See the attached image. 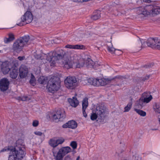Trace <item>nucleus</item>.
<instances>
[{"instance_id": "f257e3e1", "label": "nucleus", "mask_w": 160, "mask_h": 160, "mask_svg": "<svg viewBox=\"0 0 160 160\" xmlns=\"http://www.w3.org/2000/svg\"><path fill=\"white\" fill-rule=\"evenodd\" d=\"M108 115V112L106 110V108L102 104H97L95 108L92 110L90 118L91 120L102 119L106 117Z\"/></svg>"}, {"instance_id": "f03ea898", "label": "nucleus", "mask_w": 160, "mask_h": 160, "mask_svg": "<svg viewBox=\"0 0 160 160\" xmlns=\"http://www.w3.org/2000/svg\"><path fill=\"white\" fill-rule=\"evenodd\" d=\"M60 86V78L53 76L48 81L47 87L49 92L54 93L57 91Z\"/></svg>"}, {"instance_id": "7ed1b4c3", "label": "nucleus", "mask_w": 160, "mask_h": 160, "mask_svg": "<svg viewBox=\"0 0 160 160\" xmlns=\"http://www.w3.org/2000/svg\"><path fill=\"white\" fill-rule=\"evenodd\" d=\"M142 12L141 14L145 16L150 15L154 16L160 13V7L157 6L149 5L143 8Z\"/></svg>"}, {"instance_id": "20e7f679", "label": "nucleus", "mask_w": 160, "mask_h": 160, "mask_svg": "<svg viewBox=\"0 0 160 160\" xmlns=\"http://www.w3.org/2000/svg\"><path fill=\"white\" fill-rule=\"evenodd\" d=\"M18 143V141H17L16 146L14 148H12L11 151L13 152L16 158L19 160L22 159L25 156V149L23 146Z\"/></svg>"}, {"instance_id": "39448f33", "label": "nucleus", "mask_w": 160, "mask_h": 160, "mask_svg": "<svg viewBox=\"0 0 160 160\" xmlns=\"http://www.w3.org/2000/svg\"><path fill=\"white\" fill-rule=\"evenodd\" d=\"M61 58L62 67L66 69L72 67L74 62L69 60L67 53L63 50H61Z\"/></svg>"}, {"instance_id": "423d86ee", "label": "nucleus", "mask_w": 160, "mask_h": 160, "mask_svg": "<svg viewBox=\"0 0 160 160\" xmlns=\"http://www.w3.org/2000/svg\"><path fill=\"white\" fill-rule=\"evenodd\" d=\"M49 56L46 59L51 63V66H54L60 58V48H57L55 51L49 53Z\"/></svg>"}, {"instance_id": "0eeeda50", "label": "nucleus", "mask_w": 160, "mask_h": 160, "mask_svg": "<svg viewBox=\"0 0 160 160\" xmlns=\"http://www.w3.org/2000/svg\"><path fill=\"white\" fill-rule=\"evenodd\" d=\"M21 21L17 25L22 26L31 22L33 20L32 14L30 11H27L21 18Z\"/></svg>"}, {"instance_id": "6e6552de", "label": "nucleus", "mask_w": 160, "mask_h": 160, "mask_svg": "<svg viewBox=\"0 0 160 160\" xmlns=\"http://www.w3.org/2000/svg\"><path fill=\"white\" fill-rule=\"evenodd\" d=\"M66 87L69 89H73L75 88L77 85V80L74 77H68L64 80Z\"/></svg>"}, {"instance_id": "1a4fd4ad", "label": "nucleus", "mask_w": 160, "mask_h": 160, "mask_svg": "<svg viewBox=\"0 0 160 160\" xmlns=\"http://www.w3.org/2000/svg\"><path fill=\"white\" fill-rule=\"evenodd\" d=\"M87 81L89 84L96 86H103L107 83V81L104 78L97 79L91 78L88 79Z\"/></svg>"}, {"instance_id": "9d476101", "label": "nucleus", "mask_w": 160, "mask_h": 160, "mask_svg": "<svg viewBox=\"0 0 160 160\" xmlns=\"http://www.w3.org/2000/svg\"><path fill=\"white\" fill-rule=\"evenodd\" d=\"M10 82L6 78H3L0 80V89L1 91H6L9 88Z\"/></svg>"}, {"instance_id": "9b49d317", "label": "nucleus", "mask_w": 160, "mask_h": 160, "mask_svg": "<svg viewBox=\"0 0 160 160\" xmlns=\"http://www.w3.org/2000/svg\"><path fill=\"white\" fill-rule=\"evenodd\" d=\"M24 46L21 41L17 39L13 43L12 48L14 51L19 53L22 51Z\"/></svg>"}, {"instance_id": "f8f14e48", "label": "nucleus", "mask_w": 160, "mask_h": 160, "mask_svg": "<svg viewBox=\"0 0 160 160\" xmlns=\"http://www.w3.org/2000/svg\"><path fill=\"white\" fill-rule=\"evenodd\" d=\"M133 48L137 51H138L141 50L142 48H144V42L142 43L141 40L139 39L135 41L133 43Z\"/></svg>"}, {"instance_id": "ddd939ff", "label": "nucleus", "mask_w": 160, "mask_h": 160, "mask_svg": "<svg viewBox=\"0 0 160 160\" xmlns=\"http://www.w3.org/2000/svg\"><path fill=\"white\" fill-rule=\"evenodd\" d=\"M28 73V69L27 67L24 65H22L19 69V76L21 78H23L27 75Z\"/></svg>"}, {"instance_id": "4468645a", "label": "nucleus", "mask_w": 160, "mask_h": 160, "mask_svg": "<svg viewBox=\"0 0 160 160\" xmlns=\"http://www.w3.org/2000/svg\"><path fill=\"white\" fill-rule=\"evenodd\" d=\"M77 126L78 124L75 121H69L68 122L63 124L62 127L63 128H68L74 129L77 127Z\"/></svg>"}, {"instance_id": "2eb2a0df", "label": "nucleus", "mask_w": 160, "mask_h": 160, "mask_svg": "<svg viewBox=\"0 0 160 160\" xmlns=\"http://www.w3.org/2000/svg\"><path fill=\"white\" fill-rule=\"evenodd\" d=\"M46 117L48 119L56 120L57 119H60V114H56L51 112H48Z\"/></svg>"}, {"instance_id": "dca6fc26", "label": "nucleus", "mask_w": 160, "mask_h": 160, "mask_svg": "<svg viewBox=\"0 0 160 160\" xmlns=\"http://www.w3.org/2000/svg\"><path fill=\"white\" fill-rule=\"evenodd\" d=\"M68 101L70 105L73 107L76 108L79 103V101L76 97H73L72 98H69L68 99Z\"/></svg>"}, {"instance_id": "f3484780", "label": "nucleus", "mask_w": 160, "mask_h": 160, "mask_svg": "<svg viewBox=\"0 0 160 160\" xmlns=\"http://www.w3.org/2000/svg\"><path fill=\"white\" fill-rule=\"evenodd\" d=\"M66 48L75 49H85V46L82 44L70 45L68 44L65 46Z\"/></svg>"}, {"instance_id": "a211bd4d", "label": "nucleus", "mask_w": 160, "mask_h": 160, "mask_svg": "<svg viewBox=\"0 0 160 160\" xmlns=\"http://www.w3.org/2000/svg\"><path fill=\"white\" fill-rule=\"evenodd\" d=\"M71 151V149L69 147H63L61 148V159L66 154Z\"/></svg>"}, {"instance_id": "6ab92c4d", "label": "nucleus", "mask_w": 160, "mask_h": 160, "mask_svg": "<svg viewBox=\"0 0 160 160\" xmlns=\"http://www.w3.org/2000/svg\"><path fill=\"white\" fill-rule=\"evenodd\" d=\"M157 38H148L147 41V44L148 47H151L152 48H156V41Z\"/></svg>"}, {"instance_id": "aec40b11", "label": "nucleus", "mask_w": 160, "mask_h": 160, "mask_svg": "<svg viewBox=\"0 0 160 160\" xmlns=\"http://www.w3.org/2000/svg\"><path fill=\"white\" fill-rule=\"evenodd\" d=\"M49 144L53 148H55L60 144V140L56 138L50 139L49 142Z\"/></svg>"}, {"instance_id": "412c9836", "label": "nucleus", "mask_w": 160, "mask_h": 160, "mask_svg": "<svg viewBox=\"0 0 160 160\" xmlns=\"http://www.w3.org/2000/svg\"><path fill=\"white\" fill-rule=\"evenodd\" d=\"M29 39V37L28 36L26 35L20 37L18 39V40L21 41L24 46L26 45L28 43Z\"/></svg>"}, {"instance_id": "4be33fe9", "label": "nucleus", "mask_w": 160, "mask_h": 160, "mask_svg": "<svg viewBox=\"0 0 160 160\" xmlns=\"http://www.w3.org/2000/svg\"><path fill=\"white\" fill-rule=\"evenodd\" d=\"M101 12L99 10H97L94 12V14L91 16V18L93 20H96L101 17Z\"/></svg>"}, {"instance_id": "5701e85b", "label": "nucleus", "mask_w": 160, "mask_h": 160, "mask_svg": "<svg viewBox=\"0 0 160 160\" xmlns=\"http://www.w3.org/2000/svg\"><path fill=\"white\" fill-rule=\"evenodd\" d=\"M38 82L41 84L43 85L47 84L48 82V79L47 77L44 76H41L38 79Z\"/></svg>"}, {"instance_id": "b1692460", "label": "nucleus", "mask_w": 160, "mask_h": 160, "mask_svg": "<svg viewBox=\"0 0 160 160\" xmlns=\"http://www.w3.org/2000/svg\"><path fill=\"white\" fill-rule=\"evenodd\" d=\"M15 39L14 36L12 33L8 34V38H6L4 39V42L5 43H7L12 41Z\"/></svg>"}, {"instance_id": "393cba45", "label": "nucleus", "mask_w": 160, "mask_h": 160, "mask_svg": "<svg viewBox=\"0 0 160 160\" xmlns=\"http://www.w3.org/2000/svg\"><path fill=\"white\" fill-rule=\"evenodd\" d=\"M18 75V70L15 68L13 69L10 72V77L13 79H15Z\"/></svg>"}, {"instance_id": "a878e982", "label": "nucleus", "mask_w": 160, "mask_h": 160, "mask_svg": "<svg viewBox=\"0 0 160 160\" xmlns=\"http://www.w3.org/2000/svg\"><path fill=\"white\" fill-rule=\"evenodd\" d=\"M145 103L143 99V98H140L139 100L137 101L136 106L138 108H142L145 105Z\"/></svg>"}, {"instance_id": "bb28decb", "label": "nucleus", "mask_w": 160, "mask_h": 160, "mask_svg": "<svg viewBox=\"0 0 160 160\" xmlns=\"http://www.w3.org/2000/svg\"><path fill=\"white\" fill-rule=\"evenodd\" d=\"M85 61L83 58H80L77 62L74 63L75 64L77 68H81L82 67L84 64Z\"/></svg>"}, {"instance_id": "cd10ccee", "label": "nucleus", "mask_w": 160, "mask_h": 160, "mask_svg": "<svg viewBox=\"0 0 160 160\" xmlns=\"http://www.w3.org/2000/svg\"><path fill=\"white\" fill-rule=\"evenodd\" d=\"M153 109L156 113H160V103H155L153 106Z\"/></svg>"}, {"instance_id": "c85d7f7f", "label": "nucleus", "mask_w": 160, "mask_h": 160, "mask_svg": "<svg viewBox=\"0 0 160 160\" xmlns=\"http://www.w3.org/2000/svg\"><path fill=\"white\" fill-rule=\"evenodd\" d=\"M88 105V100L87 98H84L82 101V109H86Z\"/></svg>"}, {"instance_id": "c756f323", "label": "nucleus", "mask_w": 160, "mask_h": 160, "mask_svg": "<svg viewBox=\"0 0 160 160\" xmlns=\"http://www.w3.org/2000/svg\"><path fill=\"white\" fill-rule=\"evenodd\" d=\"M36 80L33 74H32L31 77L29 81V82L30 84L34 86L36 84Z\"/></svg>"}, {"instance_id": "7c9ffc66", "label": "nucleus", "mask_w": 160, "mask_h": 160, "mask_svg": "<svg viewBox=\"0 0 160 160\" xmlns=\"http://www.w3.org/2000/svg\"><path fill=\"white\" fill-rule=\"evenodd\" d=\"M86 64L87 67H91L93 66L94 62L91 59L88 58L86 61Z\"/></svg>"}, {"instance_id": "2f4dec72", "label": "nucleus", "mask_w": 160, "mask_h": 160, "mask_svg": "<svg viewBox=\"0 0 160 160\" xmlns=\"http://www.w3.org/2000/svg\"><path fill=\"white\" fill-rule=\"evenodd\" d=\"M132 105V102L131 101L127 105V106L124 108V112H128L131 108Z\"/></svg>"}, {"instance_id": "473e14b6", "label": "nucleus", "mask_w": 160, "mask_h": 160, "mask_svg": "<svg viewBox=\"0 0 160 160\" xmlns=\"http://www.w3.org/2000/svg\"><path fill=\"white\" fill-rule=\"evenodd\" d=\"M8 160H18L17 158H16L15 156L13 154V152L11 150L10 151L9 153Z\"/></svg>"}, {"instance_id": "72a5a7b5", "label": "nucleus", "mask_w": 160, "mask_h": 160, "mask_svg": "<svg viewBox=\"0 0 160 160\" xmlns=\"http://www.w3.org/2000/svg\"><path fill=\"white\" fill-rule=\"evenodd\" d=\"M142 98L145 103L149 102L152 98V95H150L149 97H143Z\"/></svg>"}, {"instance_id": "f704fd0d", "label": "nucleus", "mask_w": 160, "mask_h": 160, "mask_svg": "<svg viewBox=\"0 0 160 160\" xmlns=\"http://www.w3.org/2000/svg\"><path fill=\"white\" fill-rule=\"evenodd\" d=\"M92 124H93L95 126H98L100 124H103L104 123L103 121H92Z\"/></svg>"}, {"instance_id": "c9c22d12", "label": "nucleus", "mask_w": 160, "mask_h": 160, "mask_svg": "<svg viewBox=\"0 0 160 160\" xmlns=\"http://www.w3.org/2000/svg\"><path fill=\"white\" fill-rule=\"evenodd\" d=\"M135 110L137 113L142 116H144L146 115V112L142 110H138V109H135Z\"/></svg>"}, {"instance_id": "e433bc0d", "label": "nucleus", "mask_w": 160, "mask_h": 160, "mask_svg": "<svg viewBox=\"0 0 160 160\" xmlns=\"http://www.w3.org/2000/svg\"><path fill=\"white\" fill-rule=\"evenodd\" d=\"M70 145L74 149H75L77 148V144L76 141H73L71 142Z\"/></svg>"}, {"instance_id": "4c0bfd02", "label": "nucleus", "mask_w": 160, "mask_h": 160, "mask_svg": "<svg viewBox=\"0 0 160 160\" xmlns=\"http://www.w3.org/2000/svg\"><path fill=\"white\" fill-rule=\"evenodd\" d=\"M107 49L108 51L111 53H114L116 50L113 47L109 46H108Z\"/></svg>"}, {"instance_id": "58836bf2", "label": "nucleus", "mask_w": 160, "mask_h": 160, "mask_svg": "<svg viewBox=\"0 0 160 160\" xmlns=\"http://www.w3.org/2000/svg\"><path fill=\"white\" fill-rule=\"evenodd\" d=\"M53 154L55 157L56 160H60V149L57 153H53Z\"/></svg>"}, {"instance_id": "ea45409f", "label": "nucleus", "mask_w": 160, "mask_h": 160, "mask_svg": "<svg viewBox=\"0 0 160 160\" xmlns=\"http://www.w3.org/2000/svg\"><path fill=\"white\" fill-rule=\"evenodd\" d=\"M156 42V44L155 48L160 50V39L157 38Z\"/></svg>"}, {"instance_id": "a19ab883", "label": "nucleus", "mask_w": 160, "mask_h": 160, "mask_svg": "<svg viewBox=\"0 0 160 160\" xmlns=\"http://www.w3.org/2000/svg\"><path fill=\"white\" fill-rule=\"evenodd\" d=\"M150 94V92H145L142 94V98L149 97L150 95H151Z\"/></svg>"}, {"instance_id": "79ce46f5", "label": "nucleus", "mask_w": 160, "mask_h": 160, "mask_svg": "<svg viewBox=\"0 0 160 160\" xmlns=\"http://www.w3.org/2000/svg\"><path fill=\"white\" fill-rule=\"evenodd\" d=\"M12 149H11L10 148H7V147H5L3 149H2L0 151V152H2L5 151H9L10 152V151Z\"/></svg>"}, {"instance_id": "37998d69", "label": "nucleus", "mask_w": 160, "mask_h": 160, "mask_svg": "<svg viewBox=\"0 0 160 160\" xmlns=\"http://www.w3.org/2000/svg\"><path fill=\"white\" fill-rule=\"evenodd\" d=\"M153 66V64L152 63H149L147 65H145L143 66V67L146 68H150L152 67Z\"/></svg>"}, {"instance_id": "c03bdc74", "label": "nucleus", "mask_w": 160, "mask_h": 160, "mask_svg": "<svg viewBox=\"0 0 160 160\" xmlns=\"http://www.w3.org/2000/svg\"><path fill=\"white\" fill-rule=\"evenodd\" d=\"M38 121H33L32 125L33 127H37L38 125Z\"/></svg>"}, {"instance_id": "a18cd8bd", "label": "nucleus", "mask_w": 160, "mask_h": 160, "mask_svg": "<svg viewBox=\"0 0 160 160\" xmlns=\"http://www.w3.org/2000/svg\"><path fill=\"white\" fill-rule=\"evenodd\" d=\"M150 76V75H149L144 77L142 78V80L143 81H145L146 80H148Z\"/></svg>"}, {"instance_id": "49530a36", "label": "nucleus", "mask_w": 160, "mask_h": 160, "mask_svg": "<svg viewBox=\"0 0 160 160\" xmlns=\"http://www.w3.org/2000/svg\"><path fill=\"white\" fill-rule=\"evenodd\" d=\"M90 0H72V1L75 2H86L90 1Z\"/></svg>"}, {"instance_id": "de8ad7c7", "label": "nucleus", "mask_w": 160, "mask_h": 160, "mask_svg": "<svg viewBox=\"0 0 160 160\" xmlns=\"http://www.w3.org/2000/svg\"><path fill=\"white\" fill-rule=\"evenodd\" d=\"M53 42L56 44H58L60 43V39L59 38H55L53 40Z\"/></svg>"}, {"instance_id": "09e8293b", "label": "nucleus", "mask_w": 160, "mask_h": 160, "mask_svg": "<svg viewBox=\"0 0 160 160\" xmlns=\"http://www.w3.org/2000/svg\"><path fill=\"white\" fill-rule=\"evenodd\" d=\"M61 112L62 113V114H61V118L62 119H64L66 115L65 113V111L64 110L61 111Z\"/></svg>"}, {"instance_id": "8fccbe9b", "label": "nucleus", "mask_w": 160, "mask_h": 160, "mask_svg": "<svg viewBox=\"0 0 160 160\" xmlns=\"http://www.w3.org/2000/svg\"><path fill=\"white\" fill-rule=\"evenodd\" d=\"M34 133L35 135L39 136H41L43 134L42 132L39 131H35Z\"/></svg>"}, {"instance_id": "3c124183", "label": "nucleus", "mask_w": 160, "mask_h": 160, "mask_svg": "<svg viewBox=\"0 0 160 160\" xmlns=\"http://www.w3.org/2000/svg\"><path fill=\"white\" fill-rule=\"evenodd\" d=\"M86 109H82L83 115L84 117H86L87 116V114L85 112Z\"/></svg>"}, {"instance_id": "603ef678", "label": "nucleus", "mask_w": 160, "mask_h": 160, "mask_svg": "<svg viewBox=\"0 0 160 160\" xmlns=\"http://www.w3.org/2000/svg\"><path fill=\"white\" fill-rule=\"evenodd\" d=\"M18 59L20 61H22L25 58L24 56H19L18 58Z\"/></svg>"}, {"instance_id": "864d4df0", "label": "nucleus", "mask_w": 160, "mask_h": 160, "mask_svg": "<svg viewBox=\"0 0 160 160\" xmlns=\"http://www.w3.org/2000/svg\"><path fill=\"white\" fill-rule=\"evenodd\" d=\"M41 58V56L40 55L37 54L35 55V58L37 59H40Z\"/></svg>"}, {"instance_id": "5fc2aeb1", "label": "nucleus", "mask_w": 160, "mask_h": 160, "mask_svg": "<svg viewBox=\"0 0 160 160\" xmlns=\"http://www.w3.org/2000/svg\"><path fill=\"white\" fill-rule=\"evenodd\" d=\"M28 98L27 97H23L21 98V100L23 101H26L27 100Z\"/></svg>"}, {"instance_id": "6e6d98bb", "label": "nucleus", "mask_w": 160, "mask_h": 160, "mask_svg": "<svg viewBox=\"0 0 160 160\" xmlns=\"http://www.w3.org/2000/svg\"><path fill=\"white\" fill-rule=\"evenodd\" d=\"M65 160H72V159L69 156H67L65 158Z\"/></svg>"}, {"instance_id": "4d7b16f0", "label": "nucleus", "mask_w": 160, "mask_h": 160, "mask_svg": "<svg viewBox=\"0 0 160 160\" xmlns=\"http://www.w3.org/2000/svg\"><path fill=\"white\" fill-rule=\"evenodd\" d=\"M64 141V139L63 138H61V144Z\"/></svg>"}, {"instance_id": "13d9d810", "label": "nucleus", "mask_w": 160, "mask_h": 160, "mask_svg": "<svg viewBox=\"0 0 160 160\" xmlns=\"http://www.w3.org/2000/svg\"><path fill=\"white\" fill-rule=\"evenodd\" d=\"M10 70V69L9 68H8L7 70H6V71L5 72V73H8V72Z\"/></svg>"}, {"instance_id": "bf43d9fd", "label": "nucleus", "mask_w": 160, "mask_h": 160, "mask_svg": "<svg viewBox=\"0 0 160 160\" xmlns=\"http://www.w3.org/2000/svg\"><path fill=\"white\" fill-rule=\"evenodd\" d=\"M121 77V76H119L116 77L115 78H120Z\"/></svg>"}, {"instance_id": "052dcab7", "label": "nucleus", "mask_w": 160, "mask_h": 160, "mask_svg": "<svg viewBox=\"0 0 160 160\" xmlns=\"http://www.w3.org/2000/svg\"><path fill=\"white\" fill-rule=\"evenodd\" d=\"M79 158H80V157H79V156H78V157H77V160H79Z\"/></svg>"}, {"instance_id": "680f3d73", "label": "nucleus", "mask_w": 160, "mask_h": 160, "mask_svg": "<svg viewBox=\"0 0 160 160\" xmlns=\"http://www.w3.org/2000/svg\"><path fill=\"white\" fill-rule=\"evenodd\" d=\"M159 121V123L160 124V121Z\"/></svg>"}, {"instance_id": "e2e57ef3", "label": "nucleus", "mask_w": 160, "mask_h": 160, "mask_svg": "<svg viewBox=\"0 0 160 160\" xmlns=\"http://www.w3.org/2000/svg\"><path fill=\"white\" fill-rule=\"evenodd\" d=\"M152 130H155V129H152Z\"/></svg>"}, {"instance_id": "0e129e2a", "label": "nucleus", "mask_w": 160, "mask_h": 160, "mask_svg": "<svg viewBox=\"0 0 160 160\" xmlns=\"http://www.w3.org/2000/svg\"><path fill=\"white\" fill-rule=\"evenodd\" d=\"M1 50H0V53L1 52Z\"/></svg>"}, {"instance_id": "69168bd1", "label": "nucleus", "mask_w": 160, "mask_h": 160, "mask_svg": "<svg viewBox=\"0 0 160 160\" xmlns=\"http://www.w3.org/2000/svg\"><path fill=\"white\" fill-rule=\"evenodd\" d=\"M157 130V129H155V130Z\"/></svg>"}, {"instance_id": "338daca9", "label": "nucleus", "mask_w": 160, "mask_h": 160, "mask_svg": "<svg viewBox=\"0 0 160 160\" xmlns=\"http://www.w3.org/2000/svg\"><path fill=\"white\" fill-rule=\"evenodd\" d=\"M159 120H160V119Z\"/></svg>"}]
</instances>
